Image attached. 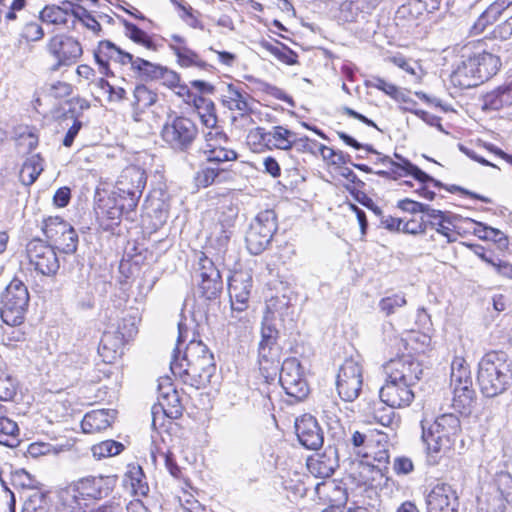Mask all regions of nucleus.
<instances>
[{
  "label": "nucleus",
  "instance_id": "1",
  "mask_svg": "<svg viewBox=\"0 0 512 512\" xmlns=\"http://www.w3.org/2000/svg\"><path fill=\"white\" fill-rule=\"evenodd\" d=\"M422 441L425 444L426 461L429 465H437L450 451L456 436L461 431L459 418L454 414H443L428 427L421 421Z\"/></svg>",
  "mask_w": 512,
  "mask_h": 512
},
{
  "label": "nucleus",
  "instance_id": "2",
  "mask_svg": "<svg viewBox=\"0 0 512 512\" xmlns=\"http://www.w3.org/2000/svg\"><path fill=\"white\" fill-rule=\"evenodd\" d=\"M481 393L493 398L512 384V365L503 352L486 353L480 360L477 375Z\"/></svg>",
  "mask_w": 512,
  "mask_h": 512
},
{
  "label": "nucleus",
  "instance_id": "3",
  "mask_svg": "<svg viewBox=\"0 0 512 512\" xmlns=\"http://www.w3.org/2000/svg\"><path fill=\"white\" fill-rule=\"evenodd\" d=\"M147 183L146 171L135 165L124 168L117 178L113 194L124 199V207L135 210Z\"/></svg>",
  "mask_w": 512,
  "mask_h": 512
},
{
  "label": "nucleus",
  "instance_id": "4",
  "mask_svg": "<svg viewBox=\"0 0 512 512\" xmlns=\"http://www.w3.org/2000/svg\"><path fill=\"white\" fill-rule=\"evenodd\" d=\"M0 316L10 326L20 325L29 304V293L24 283L13 279L1 297Z\"/></svg>",
  "mask_w": 512,
  "mask_h": 512
},
{
  "label": "nucleus",
  "instance_id": "5",
  "mask_svg": "<svg viewBox=\"0 0 512 512\" xmlns=\"http://www.w3.org/2000/svg\"><path fill=\"white\" fill-rule=\"evenodd\" d=\"M198 136L196 123L185 116H169L161 129L162 140L174 151H187Z\"/></svg>",
  "mask_w": 512,
  "mask_h": 512
},
{
  "label": "nucleus",
  "instance_id": "6",
  "mask_svg": "<svg viewBox=\"0 0 512 512\" xmlns=\"http://www.w3.org/2000/svg\"><path fill=\"white\" fill-rule=\"evenodd\" d=\"M277 231L276 215L273 210L260 212L246 233L247 249L253 255L262 253L270 244Z\"/></svg>",
  "mask_w": 512,
  "mask_h": 512
},
{
  "label": "nucleus",
  "instance_id": "7",
  "mask_svg": "<svg viewBox=\"0 0 512 512\" xmlns=\"http://www.w3.org/2000/svg\"><path fill=\"white\" fill-rule=\"evenodd\" d=\"M42 231L46 238L65 254L77 250L78 235L75 229L60 217H49L43 221Z\"/></svg>",
  "mask_w": 512,
  "mask_h": 512
},
{
  "label": "nucleus",
  "instance_id": "8",
  "mask_svg": "<svg viewBox=\"0 0 512 512\" xmlns=\"http://www.w3.org/2000/svg\"><path fill=\"white\" fill-rule=\"evenodd\" d=\"M363 384L362 366L349 358L340 366L336 386L339 396L344 401H354L360 394Z\"/></svg>",
  "mask_w": 512,
  "mask_h": 512
},
{
  "label": "nucleus",
  "instance_id": "9",
  "mask_svg": "<svg viewBox=\"0 0 512 512\" xmlns=\"http://www.w3.org/2000/svg\"><path fill=\"white\" fill-rule=\"evenodd\" d=\"M171 372L175 377H179L184 384L196 389L205 387L214 374L215 365L213 361H205L200 365L184 368V363L180 362L179 355L174 354L170 363Z\"/></svg>",
  "mask_w": 512,
  "mask_h": 512
},
{
  "label": "nucleus",
  "instance_id": "10",
  "mask_svg": "<svg viewBox=\"0 0 512 512\" xmlns=\"http://www.w3.org/2000/svg\"><path fill=\"white\" fill-rule=\"evenodd\" d=\"M279 381L286 394L297 400L304 399L309 393V387L304 378L301 364L295 357L284 360Z\"/></svg>",
  "mask_w": 512,
  "mask_h": 512
},
{
  "label": "nucleus",
  "instance_id": "11",
  "mask_svg": "<svg viewBox=\"0 0 512 512\" xmlns=\"http://www.w3.org/2000/svg\"><path fill=\"white\" fill-rule=\"evenodd\" d=\"M279 332L276 327L265 319L261 328V340L258 347L260 368L269 371L277 369L280 361V346L278 345Z\"/></svg>",
  "mask_w": 512,
  "mask_h": 512
},
{
  "label": "nucleus",
  "instance_id": "12",
  "mask_svg": "<svg viewBox=\"0 0 512 512\" xmlns=\"http://www.w3.org/2000/svg\"><path fill=\"white\" fill-rule=\"evenodd\" d=\"M47 51L56 59L53 71L58 70L61 66H69L74 64L82 55L81 44L72 37L64 35H55L51 37L47 43Z\"/></svg>",
  "mask_w": 512,
  "mask_h": 512
},
{
  "label": "nucleus",
  "instance_id": "13",
  "mask_svg": "<svg viewBox=\"0 0 512 512\" xmlns=\"http://www.w3.org/2000/svg\"><path fill=\"white\" fill-rule=\"evenodd\" d=\"M27 253L30 264L42 275L53 276L60 268V262L54 247L45 244L41 240L30 242Z\"/></svg>",
  "mask_w": 512,
  "mask_h": 512
},
{
  "label": "nucleus",
  "instance_id": "14",
  "mask_svg": "<svg viewBox=\"0 0 512 512\" xmlns=\"http://www.w3.org/2000/svg\"><path fill=\"white\" fill-rule=\"evenodd\" d=\"M236 217L237 214L232 208H229L228 211L217 213L216 218L209 227L207 236L209 247L215 249L218 253L226 250Z\"/></svg>",
  "mask_w": 512,
  "mask_h": 512
},
{
  "label": "nucleus",
  "instance_id": "15",
  "mask_svg": "<svg viewBox=\"0 0 512 512\" xmlns=\"http://www.w3.org/2000/svg\"><path fill=\"white\" fill-rule=\"evenodd\" d=\"M198 265V288L201 296L207 300L216 299L223 289V281L219 269L204 254L199 258Z\"/></svg>",
  "mask_w": 512,
  "mask_h": 512
},
{
  "label": "nucleus",
  "instance_id": "16",
  "mask_svg": "<svg viewBox=\"0 0 512 512\" xmlns=\"http://www.w3.org/2000/svg\"><path fill=\"white\" fill-rule=\"evenodd\" d=\"M384 370L389 379L411 385H415L422 374L421 364L411 355H402L389 360L384 365Z\"/></svg>",
  "mask_w": 512,
  "mask_h": 512
},
{
  "label": "nucleus",
  "instance_id": "17",
  "mask_svg": "<svg viewBox=\"0 0 512 512\" xmlns=\"http://www.w3.org/2000/svg\"><path fill=\"white\" fill-rule=\"evenodd\" d=\"M85 502L107 497L117 483L116 475L87 476L74 482Z\"/></svg>",
  "mask_w": 512,
  "mask_h": 512
},
{
  "label": "nucleus",
  "instance_id": "18",
  "mask_svg": "<svg viewBox=\"0 0 512 512\" xmlns=\"http://www.w3.org/2000/svg\"><path fill=\"white\" fill-rule=\"evenodd\" d=\"M428 512H458L456 489L448 483H437L426 498Z\"/></svg>",
  "mask_w": 512,
  "mask_h": 512
},
{
  "label": "nucleus",
  "instance_id": "19",
  "mask_svg": "<svg viewBox=\"0 0 512 512\" xmlns=\"http://www.w3.org/2000/svg\"><path fill=\"white\" fill-rule=\"evenodd\" d=\"M413 385L386 378L379 395L383 403L390 408H404L414 399Z\"/></svg>",
  "mask_w": 512,
  "mask_h": 512
},
{
  "label": "nucleus",
  "instance_id": "20",
  "mask_svg": "<svg viewBox=\"0 0 512 512\" xmlns=\"http://www.w3.org/2000/svg\"><path fill=\"white\" fill-rule=\"evenodd\" d=\"M395 158L397 161L392 160L388 156H384L380 159L381 163L389 167V171H377L376 174L380 176H388L390 174L394 175V178L402 177L406 175L413 176L416 180L425 182V181H433L436 186H440V181L434 179L424 171H422L419 167L412 164L409 160L400 156L399 154H395Z\"/></svg>",
  "mask_w": 512,
  "mask_h": 512
},
{
  "label": "nucleus",
  "instance_id": "21",
  "mask_svg": "<svg viewBox=\"0 0 512 512\" xmlns=\"http://www.w3.org/2000/svg\"><path fill=\"white\" fill-rule=\"evenodd\" d=\"M158 408L170 419H177L182 415V405L178 391L168 377L159 380L158 407H153V415L156 414V409Z\"/></svg>",
  "mask_w": 512,
  "mask_h": 512
},
{
  "label": "nucleus",
  "instance_id": "22",
  "mask_svg": "<svg viewBox=\"0 0 512 512\" xmlns=\"http://www.w3.org/2000/svg\"><path fill=\"white\" fill-rule=\"evenodd\" d=\"M252 287V278L244 272L234 273L228 282V292L232 313L243 312L247 308Z\"/></svg>",
  "mask_w": 512,
  "mask_h": 512
},
{
  "label": "nucleus",
  "instance_id": "23",
  "mask_svg": "<svg viewBox=\"0 0 512 512\" xmlns=\"http://www.w3.org/2000/svg\"><path fill=\"white\" fill-rule=\"evenodd\" d=\"M295 430L300 444L305 448L317 450L323 445V432L313 416L305 414L297 418Z\"/></svg>",
  "mask_w": 512,
  "mask_h": 512
},
{
  "label": "nucleus",
  "instance_id": "24",
  "mask_svg": "<svg viewBox=\"0 0 512 512\" xmlns=\"http://www.w3.org/2000/svg\"><path fill=\"white\" fill-rule=\"evenodd\" d=\"M94 58L99 65L102 74H109V62L115 61L120 64H128L132 60V54L123 51L109 40L100 41L97 49L94 51Z\"/></svg>",
  "mask_w": 512,
  "mask_h": 512
},
{
  "label": "nucleus",
  "instance_id": "25",
  "mask_svg": "<svg viewBox=\"0 0 512 512\" xmlns=\"http://www.w3.org/2000/svg\"><path fill=\"white\" fill-rule=\"evenodd\" d=\"M338 467L337 449L328 446L321 453H316L307 459V469L315 477H330Z\"/></svg>",
  "mask_w": 512,
  "mask_h": 512
},
{
  "label": "nucleus",
  "instance_id": "26",
  "mask_svg": "<svg viewBox=\"0 0 512 512\" xmlns=\"http://www.w3.org/2000/svg\"><path fill=\"white\" fill-rule=\"evenodd\" d=\"M255 133L270 149L289 150L296 141V134L283 126H273L270 130L257 127Z\"/></svg>",
  "mask_w": 512,
  "mask_h": 512
},
{
  "label": "nucleus",
  "instance_id": "27",
  "mask_svg": "<svg viewBox=\"0 0 512 512\" xmlns=\"http://www.w3.org/2000/svg\"><path fill=\"white\" fill-rule=\"evenodd\" d=\"M375 8V0H347L340 5L338 17L349 23L367 22Z\"/></svg>",
  "mask_w": 512,
  "mask_h": 512
},
{
  "label": "nucleus",
  "instance_id": "28",
  "mask_svg": "<svg viewBox=\"0 0 512 512\" xmlns=\"http://www.w3.org/2000/svg\"><path fill=\"white\" fill-rule=\"evenodd\" d=\"M427 225L431 226L437 233L444 236L448 243L455 242L457 235L454 232L458 216L441 210L431 208L427 214Z\"/></svg>",
  "mask_w": 512,
  "mask_h": 512
},
{
  "label": "nucleus",
  "instance_id": "29",
  "mask_svg": "<svg viewBox=\"0 0 512 512\" xmlns=\"http://www.w3.org/2000/svg\"><path fill=\"white\" fill-rule=\"evenodd\" d=\"M222 103L229 110L237 112L242 117L252 111L249 94L233 84L226 87L222 95Z\"/></svg>",
  "mask_w": 512,
  "mask_h": 512
},
{
  "label": "nucleus",
  "instance_id": "30",
  "mask_svg": "<svg viewBox=\"0 0 512 512\" xmlns=\"http://www.w3.org/2000/svg\"><path fill=\"white\" fill-rule=\"evenodd\" d=\"M116 417V411L112 409H98L85 414L81 427L84 433L94 434L111 426Z\"/></svg>",
  "mask_w": 512,
  "mask_h": 512
},
{
  "label": "nucleus",
  "instance_id": "31",
  "mask_svg": "<svg viewBox=\"0 0 512 512\" xmlns=\"http://www.w3.org/2000/svg\"><path fill=\"white\" fill-rule=\"evenodd\" d=\"M76 6L69 1L63 2L61 6L47 5L41 10L40 18L42 22L53 25L72 24Z\"/></svg>",
  "mask_w": 512,
  "mask_h": 512
},
{
  "label": "nucleus",
  "instance_id": "32",
  "mask_svg": "<svg viewBox=\"0 0 512 512\" xmlns=\"http://www.w3.org/2000/svg\"><path fill=\"white\" fill-rule=\"evenodd\" d=\"M87 503L80 495L75 483L61 489L58 493L57 512H89Z\"/></svg>",
  "mask_w": 512,
  "mask_h": 512
},
{
  "label": "nucleus",
  "instance_id": "33",
  "mask_svg": "<svg viewBox=\"0 0 512 512\" xmlns=\"http://www.w3.org/2000/svg\"><path fill=\"white\" fill-rule=\"evenodd\" d=\"M125 343L123 337L108 329L102 335L98 353L105 363H113L122 356Z\"/></svg>",
  "mask_w": 512,
  "mask_h": 512
},
{
  "label": "nucleus",
  "instance_id": "34",
  "mask_svg": "<svg viewBox=\"0 0 512 512\" xmlns=\"http://www.w3.org/2000/svg\"><path fill=\"white\" fill-rule=\"evenodd\" d=\"M451 81L454 85L464 89L475 87L482 83L481 79H478L477 67L471 56L463 60L456 70L453 71Z\"/></svg>",
  "mask_w": 512,
  "mask_h": 512
},
{
  "label": "nucleus",
  "instance_id": "35",
  "mask_svg": "<svg viewBox=\"0 0 512 512\" xmlns=\"http://www.w3.org/2000/svg\"><path fill=\"white\" fill-rule=\"evenodd\" d=\"M158 100V94L146 85H137L133 93V101L131 103L133 112L132 119L135 122L142 120L144 111L153 106Z\"/></svg>",
  "mask_w": 512,
  "mask_h": 512
},
{
  "label": "nucleus",
  "instance_id": "36",
  "mask_svg": "<svg viewBox=\"0 0 512 512\" xmlns=\"http://www.w3.org/2000/svg\"><path fill=\"white\" fill-rule=\"evenodd\" d=\"M471 58L477 67L478 79H481L482 83L494 76L501 66L499 57L486 51L474 54Z\"/></svg>",
  "mask_w": 512,
  "mask_h": 512
},
{
  "label": "nucleus",
  "instance_id": "37",
  "mask_svg": "<svg viewBox=\"0 0 512 512\" xmlns=\"http://www.w3.org/2000/svg\"><path fill=\"white\" fill-rule=\"evenodd\" d=\"M453 392L452 406L463 415H470L476 400L473 384L451 387Z\"/></svg>",
  "mask_w": 512,
  "mask_h": 512
},
{
  "label": "nucleus",
  "instance_id": "38",
  "mask_svg": "<svg viewBox=\"0 0 512 512\" xmlns=\"http://www.w3.org/2000/svg\"><path fill=\"white\" fill-rule=\"evenodd\" d=\"M179 360L184 363V368H189L200 365L204 360L213 361V355L202 341L191 340L186 346L183 357Z\"/></svg>",
  "mask_w": 512,
  "mask_h": 512
},
{
  "label": "nucleus",
  "instance_id": "39",
  "mask_svg": "<svg viewBox=\"0 0 512 512\" xmlns=\"http://www.w3.org/2000/svg\"><path fill=\"white\" fill-rule=\"evenodd\" d=\"M169 49L177 57V62L181 67H197L205 70L209 66L195 51L190 49L187 45L169 43Z\"/></svg>",
  "mask_w": 512,
  "mask_h": 512
},
{
  "label": "nucleus",
  "instance_id": "40",
  "mask_svg": "<svg viewBox=\"0 0 512 512\" xmlns=\"http://www.w3.org/2000/svg\"><path fill=\"white\" fill-rule=\"evenodd\" d=\"M230 174L221 167H202L195 176V183L198 187L206 188L214 183H221L228 180Z\"/></svg>",
  "mask_w": 512,
  "mask_h": 512
},
{
  "label": "nucleus",
  "instance_id": "41",
  "mask_svg": "<svg viewBox=\"0 0 512 512\" xmlns=\"http://www.w3.org/2000/svg\"><path fill=\"white\" fill-rule=\"evenodd\" d=\"M510 105H512L511 87H498L488 92L483 98V109L486 110H499Z\"/></svg>",
  "mask_w": 512,
  "mask_h": 512
},
{
  "label": "nucleus",
  "instance_id": "42",
  "mask_svg": "<svg viewBox=\"0 0 512 512\" xmlns=\"http://www.w3.org/2000/svg\"><path fill=\"white\" fill-rule=\"evenodd\" d=\"M43 169V159L40 155H31L25 160L21 167L19 173L21 183L25 186L32 185L37 180Z\"/></svg>",
  "mask_w": 512,
  "mask_h": 512
},
{
  "label": "nucleus",
  "instance_id": "43",
  "mask_svg": "<svg viewBox=\"0 0 512 512\" xmlns=\"http://www.w3.org/2000/svg\"><path fill=\"white\" fill-rule=\"evenodd\" d=\"M472 376L469 365L461 356H456L451 363L450 386L459 387L462 385H471Z\"/></svg>",
  "mask_w": 512,
  "mask_h": 512
},
{
  "label": "nucleus",
  "instance_id": "44",
  "mask_svg": "<svg viewBox=\"0 0 512 512\" xmlns=\"http://www.w3.org/2000/svg\"><path fill=\"white\" fill-rule=\"evenodd\" d=\"M138 315L136 312L125 314L116 326H111L109 329L116 335L123 337L125 342L131 340L138 332Z\"/></svg>",
  "mask_w": 512,
  "mask_h": 512
},
{
  "label": "nucleus",
  "instance_id": "45",
  "mask_svg": "<svg viewBox=\"0 0 512 512\" xmlns=\"http://www.w3.org/2000/svg\"><path fill=\"white\" fill-rule=\"evenodd\" d=\"M261 47L286 65L297 63L298 55L281 42L262 41Z\"/></svg>",
  "mask_w": 512,
  "mask_h": 512
},
{
  "label": "nucleus",
  "instance_id": "46",
  "mask_svg": "<svg viewBox=\"0 0 512 512\" xmlns=\"http://www.w3.org/2000/svg\"><path fill=\"white\" fill-rule=\"evenodd\" d=\"M203 154L209 163H214L218 167L220 164L225 162L235 161L237 159V153L233 149L215 148L214 144H205L203 147Z\"/></svg>",
  "mask_w": 512,
  "mask_h": 512
},
{
  "label": "nucleus",
  "instance_id": "47",
  "mask_svg": "<svg viewBox=\"0 0 512 512\" xmlns=\"http://www.w3.org/2000/svg\"><path fill=\"white\" fill-rule=\"evenodd\" d=\"M131 68L136 71L141 77L146 79H157L162 77L164 68L160 65L154 64L147 60L132 55L131 62H128Z\"/></svg>",
  "mask_w": 512,
  "mask_h": 512
},
{
  "label": "nucleus",
  "instance_id": "48",
  "mask_svg": "<svg viewBox=\"0 0 512 512\" xmlns=\"http://www.w3.org/2000/svg\"><path fill=\"white\" fill-rule=\"evenodd\" d=\"M80 24L89 31L93 33V35L98 36L102 30V27L98 20L85 8L80 5L76 6L74 18L72 22V29H76V25Z\"/></svg>",
  "mask_w": 512,
  "mask_h": 512
},
{
  "label": "nucleus",
  "instance_id": "49",
  "mask_svg": "<svg viewBox=\"0 0 512 512\" xmlns=\"http://www.w3.org/2000/svg\"><path fill=\"white\" fill-rule=\"evenodd\" d=\"M366 87L375 88L396 101H406L405 94L393 83L386 81L385 79L373 76L369 80L365 81Z\"/></svg>",
  "mask_w": 512,
  "mask_h": 512
},
{
  "label": "nucleus",
  "instance_id": "50",
  "mask_svg": "<svg viewBox=\"0 0 512 512\" xmlns=\"http://www.w3.org/2000/svg\"><path fill=\"white\" fill-rule=\"evenodd\" d=\"M124 446L122 443L114 440L102 441L92 446L91 451L95 459L101 460L107 457L118 455Z\"/></svg>",
  "mask_w": 512,
  "mask_h": 512
},
{
  "label": "nucleus",
  "instance_id": "51",
  "mask_svg": "<svg viewBox=\"0 0 512 512\" xmlns=\"http://www.w3.org/2000/svg\"><path fill=\"white\" fill-rule=\"evenodd\" d=\"M123 25L126 36H128L133 42L142 45L147 49L155 50L154 43L145 31L128 21H124Z\"/></svg>",
  "mask_w": 512,
  "mask_h": 512
},
{
  "label": "nucleus",
  "instance_id": "52",
  "mask_svg": "<svg viewBox=\"0 0 512 512\" xmlns=\"http://www.w3.org/2000/svg\"><path fill=\"white\" fill-rule=\"evenodd\" d=\"M18 433V425L5 416V410L0 414V444L11 446L9 439Z\"/></svg>",
  "mask_w": 512,
  "mask_h": 512
},
{
  "label": "nucleus",
  "instance_id": "53",
  "mask_svg": "<svg viewBox=\"0 0 512 512\" xmlns=\"http://www.w3.org/2000/svg\"><path fill=\"white\" fill-rule=\"evenodd\" d=\"M404 305H406V299L402 294L387 296L379 301V308L386 316L395 313L398 308Z\"/></svg>",
  "mask_w": 512,
  "mask_h": 512
},
{
  "label": "nucleus",
  "instance_id": "54",
  "mask_svg": "<svg viewBox=\"0 0 512 512\" xmlns=\"http://www.w3.org/2000/svg\"><path fill=\"white\" fill-rule=\"evenodd\" d=\"M43 90L48 97L62 99L68 97L72 93V86L66 82L56 81L46 85Z\"/></svg>",
  "mask_w": 512,
  "mask_h": 512
},
{
  "label": "nucleus",
  "instance_id": "55",
  "mask_svg": "<svg viewBox=\"0 0 512 512\" xmlns=\"http://www.w3.org/2000/svg\"><path fill=\"white\" fill-rule=\"evenodd\" d=\"M127 476L130 478L131 486L134 492L138 495H146L149 488L147 484L143 481V471L140 466L132 467Z\"/></svg>",
  "mask_w": 512,
  "mask_h": 512
},
{
  "label": "nucleus",
  "instance_id": "56",
  "mask_svg": "<svg viewBox=\"0 0 512 512\" xmlns=\"http://www.w3.org/2000/svg\"><path fill=\"white\" fill-rule=\"evenodd\" d=\"M495 12L491 11L489 7L478 17L473 26L471 27V33L473 35H479L485 31L487 26L497 21Z\"/></svg>",
  "mask_w": 512,
  "mask_h": 512
},
{
  "label": "nucleus",
  "instance_id": "57",
  "mask_svg": "<svg viewBox=\"0 0 512 512\" xmlns=\"http://www.w3.org/2000/svg\"><path fill=\"white\" fill-rule=\"evenodd\" d=\"M14 380L3 372H0V401H9L16 394Z\"/></svg>",
  "mask_w": 512,
  "mask_h": 512
},
{
  "label": "nucleus",
  "instance_id": "58",
  "mask_svg": "<svg viewBox=\"0 0 512 512\" xmlns=\"http://www.w3.org/2000/svg\"><path fill=\"white\" fill-rule=\"evenodd\" d=\"M22 512H48V505L43 495L36 494L24 504Z\"/></svg>",
  "mask_w": 512,
  "mask_h": 512
},
{
  "label": "nucleus",
  "instance_id": "59",
  "mask_svg": "<svg viewBox=\"0 0 512 512\" xmlns=\"http://www.w3.org/2000/svg\"><path fill=\"white\" fill-rule=\"evenodd\" d=\"M350 443L352 444V446L355 450V453L358 456H362V457L368 456V452H367L368 440H367L366 434L359 432V431L352 432V435L350 438Z\"/></svg>",
  "mask_w": 512,
  "mask_h": 512
},
{
  "label": "nucleus",
  "instance_id": "60",
  "mask_svg": "<svg viewBox=\"0 0 512 512\" xmlns=\"http://www.w3.org/2000/svg\"><path fill=\"white\" fill-rule=\"evenodd\" d=\"M397 207L405 212H409V213H413V214L422 212L426 216H427L429 210L431 209V207L429 205L417 202V201L409 199V198L400 200L397 204Z\"/></svg>",
  "mask_w": 512,
  "mask_h": 512
},
{
  "label": "nucleus",
  "instance_id": "61",
  "mask_svg": "<svg viewBox=\"0 0 512 512\" xmlns=\"http://www.w3.org/2000/svg\"><path fill=\"white\" fill-rule=\"evenodd\" d=\"M440 8V0H410V9L416 13H431Z\"/></svg>",
  "mask_w": 512,
  "mask_h": 512
},
{
  "label": "nucleus",
  "instance_id": "62",
  "mask_svg": "<svg viewBox=\"0 0 512 512\" xmlns=\"http://www.w3.org/2000/svg\"><path fill=\"white\" fill-rule=\"evenodd\" d=\"M21 36L26 41H39L43 38L44 31L38 23L30 22L23 27Z\"/></svg>",
  "mask_w": 512,
  "mask_h": 512
},
{
  "label": "nucleus",
  "instance_id": "63",
  "mask_svg": "<svg viewBox=\"0 0 512 512\" xmlns=\"http://www.w3.org/2000/svg\"><path fill=\"white\" fill-rule=\"evenodd\" d=\"M359 469L360 476L362 477L364 483H368L369 481L373 482L378 477H382L381 468L378 466L371 465L368 462H360Z\"/></svg>",
  "mask_w": 512,
  "mask_h": 512
},
{
  "label": "nucleus",
  "instance_id": "64",
  "mask_svg": "<svg viewBox=\"0 0 512 512\" xmlns=\"http://www.w3.org/2000/svg\"><path fill=\"white\" fill-rule=\"evenodd\" d=\"M184 496V499L180 498L181 509L183 512H206V508L192 495L185 494Z\"/></svg>",
  "mask_w": 512,
  "mask_h": 512
}]
</instances>
